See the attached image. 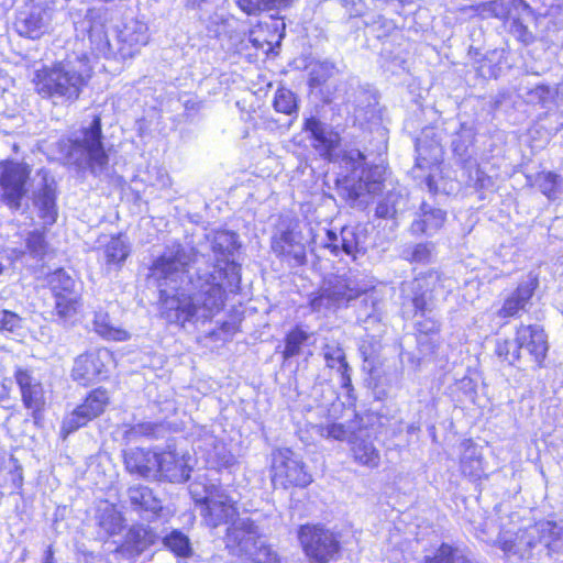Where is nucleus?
I'll return each mask as SVG.
<instances>
[{
    "label": "nucleus",
    "mask_w": 563,
    "mask_h": 563,
    "mask_svg": "<svg viewBox=\"0 0 563 563\" xmlns=\"http://www.w3.org/2000/svg\"><path fill=\"white\" fill-rule=\"evenodd\" d=\"M305 130L310 133L312 146L320 156L332 161L340 143L339 134L316 118L306 120Z\"/></svg>",
    "instance_id": "nucleus-23"
},
{
    "label": "nucleus",
    "mask_w": 563,
    "mask_h": 563,
    "mask_svg": "<svg viewBox=\"0 0 563 563\" xmlns=\"http://www.w3.org/2000/svg\"><path fill=\"white\" fill-rule=\"evenodd\" d=\"M205 522L212 528L227 523L238 515L235 500L219 485L207 483L206 478H197L189 486Z\"/></svg>",
    "instance_id": "nucleus-5"
},
{
    "label": "nucleus",
    "mask_w": 563,
    "mask_h": 563,
    "mask_svg": "<svg viewBox=\"0 0 563 563\" xmlns=\"http://www.w3.org/2000/svg\"><path fill=\"white\" fill-rule=\"evenodd\" d=\"M323 356L327 365L331 368H342L346 365L345 354L338 344H325L323 347Z\"/></svg>",
    "instance_id": "nucleus-51"
},
{
    "label": "nucleus",
    "mask_w": 563,
    "mask_h": 563,
    "mask_svg": "<svg viewBox=\"0 0 563 563\" xmlns=\"http://www.w3.org/2000/svg\"><path fill=\"white\" fill-rule=\"evenodd\" d=\"M104 14L103 9L93 8L88 9L81 20H77L74 13H71V18L77 35H88V41L93 54L96 56L110 57L114 54V49L112 48L104 29Z\"/></svg>",
    "instance_id": "nucleus-13"
},
{
    "label": "nucleus",
    "mask_w": 563,
    "mask_h": 563,
    "mask_svg": "<svg viewBox=\"0 0 563 563\" xmlns=\"http://www.w3.org/2000/svg\"><path fill=\"white\" fill-rule=\"evenodd\" d=\"M155 184L159 188H168L172 185V179H170L169 175L166 172L159 169L157 172V177H156V183Z\"/></svg>",
    "instance_id": "nucleus-60"
},
{
    "label": "nucleus",
    "mask_w": 563,
    "mask_h": 563,
    "mask_svg": "<svg viewBox=\"0 0 563 563\" xmlns=\"http://www.w3.org/2000/svg\"><path fill=\"white\" fill-rule=\"evenodd\" d=\"M48 283L55 297L66 294H76L74 290L75 280L62 268L55 271L49 276Z\"/></svg>",
    "instance_id": "nucleus-40"
},
{
    "label": "nucleus",
    "mask_w": 563,
    "mask_h": 563,
    "mask_svg": "<svg viewBox=\"0 0 563 563\" xmlns=\"http://www.w3.org/2000/svg\"><path fill=\"white\" fill-rule=\"evenodd\" d=\"M333 66L323 63L314 66L310 71L309 84L312 87L320 86L332 74Z\"/></svg>",
    "instance_id": "nucleus-56"
},
{
    "label": "nucleus",
    "mask_w": 563,
    "mask_h": 563,
    "mask_svg": "<svg viewBox=\"0 0 563 563\" xmlns=\"http://www.w3.org/2000/svg\"><path fill=\"white\" fill-rule=\"evenodd\" d=\"M26 247L34 258H43L47 249L44 235L37 231L30 233L26 239Z\"/></svg>",
    "instance_id": "nucleus-53"
},
{
    "label": "nucleus",
    "mask_w": 563,
    "mask_h": 563,
    "mask_svg": "<svg viewBox=\"0 0 563 563\" xmlns=\"http://www.w3.org/2000/svg\"><path fill=\"white\" fill-rule=\"evenodd\" d=\"M537 185L549 199H558L562 194L559 176L551 172L540 173L537 177Z\"/></svg>",
    "instance_id": "nucleus-41"
},
{
    "label": "nucleus",
    "mask_w": 563,
    "mask_h": 563,
    "mask_svg": "<svg viewBox=\"0 0 563 563\" xmlns=\"http://www.w3.org/2000/svg\"><path fill=\"white\" fill-rule=\"evenodd\" d=\"M109 404V397L106 390H92L82 404L77 406L71 412L66 415L62 423V433L64 437L85 427L89 421L99 417Z\"/></svg>",
    "instance_id": "nucleus-15"
},
{
    "label": "nucleus",
    "mask_w": 563,
    "mask_h": 563,
    "mask_svg": "<svg viewBox=\"0 0 563 563\" xmlns=\"http://www.w3.org/2000/svg\"><path fill=\"white\" fill-rule=\"evenodd\" d=\"M157 426L152 422H141L134 426H131L129 429L124 431V438L128 441H133L139 437H150L155 433Z\"/></svg>",
    "instance_id": "nucleus-54"
},
{
    "label": "nucleus",
    "mask_w": 563,
    "mask_h": 563,
    "mask_svg": "<svg viewBox=\"0 0 563 563\" xmlns=\"http://www.w3.org/2000/svg\"><path fill=\"white\" fill-rule=\"evenodd\" d=\"M284 32V21L271 18L269 21L261 22L251 30L249 40L255 48L268 54L274 51L275 46L280 45Z\"/></svg>",
    "instance_id": "nucleus-22"
},
{
    "label": "nucleus",
    "mask_w": 563,
    "mask_h": 563,
    "mask_svg": "<svg viewBox=\"0 0 563 563\" xmlns=\"http://www.w3.org/2000/svg\"><path fill=\"white\" fill-rule=\"evenodd\" d=\"M158 453L141 448L124 452V465L129 473L145 478H157Z\"/></svg>",
    "instance_id": "nucleus-26"
},
{
    "label": "nucleus",
    "mask_w": 563,
    "mask_h": 563,
    "mask_svg": "<svg viewBox=\"0 0 563 563\" xmlns=\"http://www.w3.org/2000/svg\"><path fill=\"white\" fill-rule=\"evenodd\" d=\"M216 263L198 268L187 278L192 254L180 244L168 246L153 263L151 278L159 289L161 314L169 323L207 320L219 313L225 301V291L240 289V266L232 258L238 250V235L218 231L211 239Z\"/></svg>",
    "instance_id": "nucleus-1"
},
{
    "label": "nucleus",
    "mask_w": 563,
    "mask_h": 563,
    "mask_svg": "<svg viewBox=\"0 0 563 563\" xmlns=\"http://www.w3.org/2000/svg\"><path fill=\"white\" fill-rule=\"evenodd\" d=\"M212 0H186V7L189 9H200L202 4L209 3Z\"/></svg>",
    "instance_id": "nucleus-62"
},
{
    "label": "nucleus",
    "mask_w": 563,
    "mask_h": 563,
    "mask_svg": "<svg viewBox=\"0 0 563 563\" xmlns=\"http://www.w3.org/2000/svg\"><path fill=\"white\" fill-rule=\"evenodd\" d=\"M126 494L132 510L145 519L155 518L163 509L162 500L147 486H131Z\"/></svg>",
    "instance_id": "nucleus-28"
},
{
    "label": "nucleus",
    "mask_w": 563,
    "mask_h": 563,
    "mask_svg": "<svg viewBox=\"0 0 563 563\" xmlns=\"http://www.w3.org/2000/svg\"><path fill=\"white\" fill-rule=\"evenodd\" d=\"M147 25L137 20H129L119 30L118 48L120 55L125 57H132L139 49L146 45L148 42Z\"/></svg>",
    "instance_id": "nucleus-24"
},
{
    "label": "nucleus",
    "mask_w": 563,
    "mask_h": 563,
    "mask_svg": "<svg viewBox=\"0 0 563 563\" xmlns=\"http://www.w3.org/2000/svg\"><path fill=\"white\" fill-rule=\"evenodd\" d=\"M426 185L429 189L430 192H437L438 191V188L437 186L434 185V180H433V177L432 176H428L427 179H426Z\"/></svg>",
    "instance_id": "nucleus-63"
},
{
    "label": "nucleus",
    "mask_w": 563,
    "mask_h": 563,
    "mask_svg": "<svg viewBox=\"0 0 563 563\" xmlns=\"http://www.w3.org/2000/svg\"><path fill=\"white\" fill-rule=\"evenodd\" d=\"M537 286V277L529 275L528 279L521 283L518 288L505 300L497 314L501 318H510L518 316L520 311L526 310V307L531 299Z\"/></svg>",
    "instance_id": "nucleus-29"
},
{
    "label": "nucleus",
    "mask_w": 563,
    "mask_h": 563,
    "mask_svg": "<svg viewBox=\"0 0 563 563\" xmlns=\"http://www.w3.org/2000/svg\"><path fill=\"white\" fill-rule=\"evenodd\" d=\"M96 521L101 530L108 536L119 534L124 528L122 514L112 504H101L96 512Z\"/></svg>",
    "instance_id": "nucleus-32"
},
{
    "label": "nucleus",
    "mask_w": 563,
    "mask_h": 563,
    "mask_svg": "<svg viewBox=\"0 0 563 563\" xmlns=\"http://www.w3.org/2000/svg\"><path fill=\"white\" fill-rule=\"evenodd\" d=\"M51 19L48 8L40 3H26L19 11L14 27L21 36L36 40L47 32Z\"/></svg>",
    "instance_id": "nucleus-18"
},
{
    "label": "nucleus",
    "mask_w": 563,
    "mask_h": 563,
    "mask_svg": "<svg viewBox=\"0 0 563 563\" xmlns=\"http://www.w3.org/2000/svg\"><path fill=\"white\" fill-rule=\"evenodd\" d=\"M338 372L340 373V376H341L342 387L350 390L352 387V380H351L349 364L342 366V368H338Z\"/></svg>",
    "instance_id": "nucleus-59"
},
{
    "label": "nucleus",
    "mask_w": 563,
    "mask_h": 563,
    "mask_svg": "<svg viewBox=\"0 0 563 563\" xmlns=\"http://www.w3.org/2000/svg\"><path fill=\"white\" fill-rule=\"evenodd\" d=\"M244 558L252 563H280L278 554L266 543L264 538Z\"/></svg>",
    "instance_id": "nucleus-42"
},
{
    "label": "nucleus",
    "mask_w": 563,
    "mask_h": 563,
    "mask_svg": "<svg viewBox=\"0 0 563 563\" xmlns=\"http://www.w3.org/2000/svg\"><path fill=\"white\" fill-rule=\"evenodd\" d=\"M213 448L207 453V462L212 467H230L235 463V457L223 442L212 439Z\"/></svg>",
    "instance_id": "nucleus-38"
},
{
    "label": "nucleus",
    "mask_w": 563,
    "mask_h": 563,
    "mask_svg": "<svg viewBox=\"0 0 563 563\" xmlns=\"http://www.w3.org/2000/svg\"><path fill=\"white\" fill-rule=\"evenodd\" d=\"M484 19L496 18L505 23L509 32L521 43L533 42V34L528 23L533 20L530 7L523 0H493L478 7Z\"/></svg>",
    "instance_id": "nucleus-6"
},
{
    "label": "nucleus",
    "mask_w": 563,
    "mask_h": 563,
    "mask_svg": "<svg viewBox=\"0 0 563 563\" xmlns=\"http://www.w3.org/2000/svg\"><path fill=\"white\" fill-rule=\"evenodd\" d=\"M112 362L113 356L108 349L86 352L75 358L71 376L80 385L92 384L106 376Z\"/></svg>",
    "instance_id": "nucleus-14"
},
{
    "label": "nucleus",
    "mask_w": 563,
    "mask_h": 563,
    "mask_svg": "<svg viewBox=\"0 0 563 563\" xmlns=\"http://www.w3.org/2000/svg\"><path fill=\"white\" fill-rule=\"evenodd\" d=\"M274 109L277 112L285 114H291L296 112L297 102L294 92L285 88L278 89L274 98Z\"/></svg>",
    "instance_id": "nucleus-46"
},
{
    "label": "nucleus",
    "mask_w": 563,
    "mask_h": 563,
    "mask_svg": "<svg viewBox=\"0 0 563 563\" xmlns=\"http://www.w3.org/2000/svg\"><path fill=\"white\" fill-rule=\"evenodd\" d=\"M365 157L358 150H350L343 156V163L351 173L345 177L352 194L358 198L368 195H376L382 189L385 169L383 166H364Z\"/></svg>",
    "instance_id": "nucleus-9"
},
{
    "label": "nucleus",
    "mask_w": 563,
    "mask_h": 563,
    "mask_svg": "<svg viewBox=\"0 0 563 563\" xmlns=\"http://www.w3.org/2000/svg\"><path fill=\"white\" fill-rule=\"evenodd\" d=\"M92 67L86 54L68 55L65 59L36 71L35 90L54 103L73 102L78 99L91 77Z\"/></svg>",
    "instance_id": "nucleus-2"
},
{
    "label": "nucleus",
    "mask_w": 563,
    "mask_h": 563,
    "mask_svg": "<svg viewBox=\"0 0 563 563\" xmlns=\"http://www.w3.org/2000/svg\"><path fill=\"white\" fill-rule=\"evenodd\" d=\"M320 434H321V437H323L325 439H333V440H339V441H344V440L352 441L351 430L347 429L342 423H330L327 426H321Z\"/></svg>",
    "instance_id": "nucleus-52"
},
{
    "label": "nucleus",
    "mask_w": 563,
    "mask_h": 563,
    "mask_svg": "<svg viewBox=\"0 0 563 563\" xmlns=\"http://www.w3.org/2000/svg\"><path fill=\"white\" fill-rule=\"evenodd\" d=\"M441 284V275L437 271H428L400 286L401 306L404 310H412L423 314L429 310L433 292Z\"/></svg>",
    "instance_id": "nucleus-11"
},
{
    "label": "nucleus",
    "mask_w": 563,
    "mask_h": 563,
    "mask_svg": "<svg viewBox=\"0 0 563 563\" xmlns=\"http://www.w3.org/2000/svg\"><path fill=\"white\" fill-rule=\"evenodd\" d=\"M239 8L249 15L272 10V0H238Z\"/></svg>",
    "instance_id": "nucleus-55"
},
{
    "label": "nucleus",
    "mask_w": 563,
    "mask_h": 563,
    "mask_svg": "<svg viewBox=\"0 0 563 563\" xmlns=\"http://www.w3.org/2000/svg\"><path fill=\"white\" fill-rule=\"evenodd\" d=\"M363 235L357 228L343 227L340 232L327 230L323 246L335 256L343 253L355 258L356 254L363 249Z\"/></svg>",
    "instance_id": "nucleus-19"
},
{
    "label": "nucleus",
    "mask_w": 563,
    "mask_h": 563,
    "mask_svg": "<svg viewBox=\"0 0 563 563\" xmlns=\"http://www.w3.org/2000/svg\"><path fill=\"white\" fill-rule=\"evenodd\" d=\"M498 543L505 554L519 555L521 559L530 558L531 551L538 544L543 545L549 552H559L563 550V521H539L517 532L515 538L509 531H503Z\"/></svg>",
    "instance_id": "nucleus-4"
},
{
    "label": "nucleus",
    "mask_w": 563,
    "mask_h": 563,
    "mask_svg": "<svg viewBox=\"0 0 563 563\" xmlns=\"http://www.w3.org/2000/svg\"><path fill=\"white\" fill-rule=\"evenodd\" d=\"M462 473L472 479H479L484 474L483 460L473 446H468L461 459Z\"/></svg>",
    "instance_id": "nucleus-36"
},
{
    "label": "nucleus",
    "mask_w": 563,
    "mask_h": 563,
    "mask_svg": "<svg viewBox=\"0 0 563 563\" xmlns=\"http://www.w3.org/2000/svg\"><path fill=\"white\" fill-rule=\"evenodd\" d=\"M363 303L365 307L371 305L372 311L371 312L360 311L358 317H357L358 321L363 322L364 324L379 322L382 319V311H380V307H379V300L375 296V294L372 292V294L366 295L365 298L363 299Z\"/></svg>",
    "instance_id": "nucleus-47"
},
{
    "label": "nucleus",
    "mask_w": 563,
    "mask_h": 563,
    "mask_svg": "<svg viewBox=\"0 0 563 563\" xmlns=\"http://www.w3.org/2000/svg\"><path fill=\"white\" fill-rule=\"evenodd\" d=\"M495 353L503 362L509 365H514L520 360V349L516 340H498L496 342Z\"/></svg>",
    "instance_id": "nucleus-44"
},
{
    "label": "nucleus",
    "mask_w": 563,
    "mask_h": 563,
    "mask_svg": "<svg viewBox=\"0 0 563 563\" xmlns=\"http://www.w3.org/2000/svg\"><path fill=\"white\" fill-rule=\"evenodd\" d=\"M424 563H468L463 552L449 544H442L433 556H427Z\"/></svg>",
    "instance_id": "nucleus-39"
},
{
    "label": "nucleus",
    "mask_w": 563,
    "mask_h": 563,
    "mask_svg": "<svg viewBox=\"0 0 563 563\" xmlns=\"http://www.w3.org/2000/svg\"><path fill=\"white\" fill-rule=\"evenodd\" d=\"M272 483L275 487H307L312 475L307 471L301 459L289 449H277L272 453Z\"/></svg>",
    "instance_id": "nucleus-10"
},
{
    "label": "nucleus",
    "mask_w": 563,
    "mask_h": 563,
    "mask_svg": "<svg viewBox=\"0 0 563 563\" xmlns=\"http://www.w3.org/2000/svg\"><path fill=\"white\" fill-rule=\"evenodd\" d=\"M57 146L65 162L79 169H89L98 174L108 165L99 117H95L89 123L82 124L80 129L59 140Z\"/></svg>",
    "instance_id": "nucleus-3"
},
{
    "label": "nucleus",
    "mask_w": 563,
    "mask_h": 563,
    "mask_svg": "<svg viewBox=\"0 0 563 563\" xmlns=\"http://www.w3.org/2000/svg\"><path fill=\"white\" fill-rule=\"evenodd\" d=\"M156 540L157 534L152 528L134 525L129 529L122 544L117 548V552L125 558H135L153 545Z\"/></svg>",
    "instance_id": "nucleus-27"
},
{
    "label": "nucleus",
    "mask_w": 563,
    "mask_h": 563,
    "mask_svg": "<svg viewBox=\"0 0 563 563\" xmlns=\"http://www.w3.org/2000/svg\"><path fill=\"white\" fill-rule=\"evenodd\" d=\"M294 0H272L273 9L279 8V7H287Z\"/></svg>",
    "instance_id": "nucleus-64"
},
{
    "label": "nucleus",
    "mask_w": 563,
    "mask_h": 563,
    "mask_svg": "<svg viewBox=\"0 0 563 563\" xmlns=\"http://www.w3.org/2000/svg\"><path fill=\"white\" fill-rule=\"evenodd\" d=\"M262 539L260 528L253 520L240 518L228 528L224 542L232 555L244 558Z\"/></svg>",
    "instance_id": "nucleus-16"
},
{
    "label": "nucleus",
    "mask_w": 563,
    "mask_h": 563,
    "mask_svg": "<svg viewBox=\"0 0 563 563\" xmlns=\"http://www.w3.org/2000/svg\"><path fill=\"white\" fill-rule=\"evenodd\" d=\"M416 150L418 152V157H417V166L420 167V168H423L424 167V163H429L428 159L426 157H422V145L420 142H417L416 144Z\"/></svg>",
    "instance_id": "nucleus-61"
},
{
    "label": "nucleus",
    "mask_w": 563,
    "mask_h": 563,
    "mask_svg": "<svg viewBox=\"0 0 563 563\" xmlns=\"http://www.w3.org/2000/svg\"><path fill=\"white\" fill-rule=\"evenodd\" d=\"M516 342L520 351L526 350L533 361L541 365L549 349L547 335L541 327L521 324L516 332Z\"/></svg>",
    "instance_id": "nucleus-25"
},
{
    "label": "nucleus",
    "mask_w": 563,
    "mask_h": 563,
    "mask_svg": "<svg viewBox=\"0 0 563 563\" xmlns=\"http://www.w3.org/2000/svg\"><path fill=\"white\" fill-rule=\"evenodd\" d=\"M345 7L350 16H361L367 10L365 0H345Z\"/></svg>",
    "instance_id": "nucleus-57"
},
{
    "label": "nucleus",
    "mask_w": 563,
    "mask_h": 563,
    "mask_svg": "<svg viewBox=\"0 0 563 563\" xmlns=\"http://www.w3.org/2000/svg\"><path fill=\"white\" fill-rule=\"evenodd\" d=\"M55 198V189L52 184L47 183L45 174L43 176V186L36 194L34 203L38 209L40 217L46 225H52L57 218Z\"/></svg>",
    "instance_id": "nucleus-31"
},
{
    "label": "nucleus",
    "mask_w": 563,
    "mask_h": 563,
    "mask_svg": "<svg viewBox=\"0 0 563 563\" xmlns=\"http://www.w3.org/2000/svg\"><path fill=\"white\" fill-rule=\"evenodd\" d=\"M401 201V196L397 192H389L378 202L376 207V216L379 218H391L398 211V203Z\"/></svg>",
    "instance_id": "nucleus-48"
},
{
    "label": "nucleus",
    "mask_w": 563,
    "mask_h": 563,
    "mask_svg": "<svg viewBox=\"0 0 563 563\" xmlns=\"http://www.w3.org/2000/svg\"><path fill=\"white\" fill-rule=\"evenodd\" d=\"M31 168L27 164L14 161L0 162V197L11 209H19L27 192Z\"/></svg>",
    "instance_id": "nucleus-12"
},
{
    "label": "nucleus",
    "mask_w": 563,
    "mask_h": 563,
    "mask_svg": "<svg viewBox=\"0 0 563 563\" xmlns=\"http://www.w3.org/2000/svg\"><path fill=\"white\" fill-rule=\"evenodd\" d=\"M365 291L355 279L349 276H332L324 280L319 292L310 298L313 312L327 313L346 307Z\"/></svg>",
    "instance_id": "nucleus-8"
},
{
    "label": "nucleus",
    "mask_w": 563,
    "mask_h": 563,
    "mask_svg": "<svg viewBox=\"0 0 563 563\" xmlns=\"http://www.w3.org/2000/svg\"><path fill=\"white\" fill-rule=\"evenodd\" d=\"M15 380L24 407L31 410L34 419H36L45 406L44 389L41 382L30 371L23 368L16 369Z\"/></svg>",
    "instance_id": "nucleus-20"
},
{
    "label": "nucleus",
    "mask_w": 563,
    "mask_h": 563,
    "mask_svg": "<svg viewBox=\"0 0 563 563\" xmlns=\"http://www.w3.org/2000/svg\"><path fill=\"white\" fill-rule=\"evenodd\" d=\"M95 331L102 338L113 341H126L130 334L124 329L114 325L107 312H96L93 319Z\"/></svg>",
    "instance_id": "nucleus-35"
},
{
    "label": "nucleus",
    "mask_w": 563,
    "mask_h": 563,
    "mask_svg": "<svg viewBox=\"0 0 563 563\" xmlns=\"http://www.w3.org/2000/svg\"><path fill=\"white\" fill-rule=\"evenodd\" d=\"M23 328V319L9 310L0 309V331L18 333Z\"/></svg>",
    "instance_id": "nucleus-50"
},
{
    "label": "nucleus",
    "mask_w": 563,
    "mask_h": 563,
    "mask_svg": "<svg viewBox=\"0 0 563 563\" xmlns=\"http://www.w3.org/2000/svg\"><path fill=\"white\" fill-rule=\"evenodd\" d=\"M130 245L122 235L112 236L104 245L103 255L109 268H120L130 255Z\"/></svg>",
    "instance_id": "nucleus-34"
},
{
    "label": "nucleus",
    "mask_w": 563,
    "mask_h": 563,
    "mask_svg": "<svg viewBox=\"0 0 563 563\" xmlns=\"http://www.w3.org/2000/svg\"><path fill=\"white\" fill-rule=\"evenodd\" d=\"M309 336V333L299 327L292 329L285 338L284 358L288 360L299 355Z\"/></svg>",
    "instance_id": "nucleus-37"
},
{
    "label": "nucleus",
    "mask_w": 563,
    "mask_h": 563,
    "mask_svg": "<svg viewBox=\"0 0 563 563\" xmlns=\"http://www.w3.org/2000/svg\"><path fill=\"white\" fill-rule=\"evenodd\" d=\"M433 250L434 245L432 243H419L406 252L405 258L410 262L426 264L431 261Z\"/></svg>",
    "instance_id": "nucleus-49"
},
{
    "label": "nucleus",
    "mask_w": 563,
    "mask_h": 563,
    "mask_svg": "<svg viewBox=\"0 0 563 563\" xmlns=\"http://www.w3.org/2000/svg\"><path fill=\"white\" fill-rule=\"evenodd\" d=\"M351 444L352 454L356 463L368 468L378 467L380 464V454L372 441L354 438Z\"/></svg>",
    "instance_id": "nucleus-33"
},
{
    "label": "nucleus",
    "mask_w": 563,
    "mask_h": 563,
    "mask_svg": "<svg viewBox=\"0 0 563 563\" xmlns=\"http://www.w3.org/2000/svg\"><path fill=\"white\" fill-rule=\"evenodd\" d=\"M445 219V211L423 202L420 207V212L411 223V231L413 234H426L428 236H432L440 231Z\"/></svg>",
    "instance_id": "nucleus-30"
},
{
    "label": "nucleus",
    "mask_w": 563,
    "mask_h": 563,
    "mask_svg": "<svg viewBox=\"0 0 563 563\" xmlns=\"http://www.w3.org/2000/svg\"><path fill=\"white\" fill-rule=\"evenodd\" d=\"M78 308V296L77 294H66L63 296L55 297V309L57 316L64 320L71 318Z\"/></svg>",
    "instance_id": "nucleus-45"
},
{
    "label": "nucleus",
    "mask_w": 563,
    "mask_h": 563,
    "mask_svg": "<svg viewBox=\"0 0 563 563\" xmlns=\"http://www.w3.org/2000/svg\"><path fill=\"white\" fill-rule=\"evenodd\" d=\"M291 221L283 220L272 236V251L283 260H294L296 265L306 261V250Z\"/></svg>",
    "instance_id": "nucleus-17"
},
{
    "label": "nucleus",
    "mask_w": 563,
    "mask_h": 563,
    "mask_svg": "<svg viewBox=\"0 0 563 563\" xmlns=\"http://www.w3.org/2000/svg\"><path fill=\"white\" fill-rule=\"evenodd\" d=\"M298 540L311 563H330L340 556L341 534L324 525H303Z\"/></svg>",
    "instance_id": "nucleus-7"
},
{
    "label": "nucleus",
    "mask_w": 563,
    "mask_h": 563,
    "mask_svg": "<svg viewBox=\"0 0 563 563\" xmlns=\"http://www.w3.org/2000/svg\"><path fill=\"white\" fill-rule=\"evenodd\" d=\"M550 97H551L550 88L547 86H543V85L537 86L531 91V100H534L536 98H538L539 101L545 102Z\"/></svg>",
    "instance_id": "nucleus-58"
},
{
    "label": "nucleus",
    "mask_w": 563,
    "mask_h": 563,
    "mask_svg": "<svg viewBox=\"0 0 563 563\" xmlns=\"http://www.w3.org/2000/svg\"><path fill=\"white\" fill-rule=\"evenodd\" d=\"M157 478H164L174 483L186 482L190 476L188 461L190 456L176 451L158 453Z\"/></svg>",
    "instance_id": "nucleus-21"
},
{
    "label": "nucleus",
    "mask_w": 563,
    "mask_h": 563,
    "mask_svg": "<svg viewBox=\"0 0 563 563\" xmlns=\"http://www.w3.org/2000/svg\"><path fill=\"white\" fill-rule=\"evenodd\" d=\"M164 544L178 556L187 558L191 554L189 539L180 531L176 530L166 536Z\"/></svg>",
    "instance_id": "nucleus-43"
}]
</instances>
